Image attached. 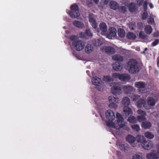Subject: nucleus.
<instances>
[{
    "label": "nucleus",
    "instance_id": "nucleus-56",
    "mask_svg": "<svg viewBox=\"0 0 159 159\" xmlns=\"http://www.w3.org/2000/svg\"><path fill=\"white\" fill-rule=\"evenodd\" d=\"M153 36L154 37H157L159 36V33L158 32H156L153 34Z\"/></svg>",
    "mask_w": 159,
    "mask_h": 159
},
{
    "label": "nucleus",
    "instance_id": "nucleus-51",
    "mask_svg": "<svg viewBox=\"0 0 159 159\" xmlns=\"http://www.w3.org/2000/svg\"><path fill=\"white\" fill-rule=\"evenodd\" d=\"M109 0H102L103 1V4L102 5V8L104 7L105 5H107L108 4Z\"/></svg>",
    "mask_w": 159,
    "mask_h": 159
},
{
    "label": "nucleus",
    "instance_id": "nucleus-32",
    "mask_svg": "<svg viewBox=\"0 0 159 159\" xmlns=\"http://www.w3.org/2000/svg\"><path fill=\"white\" fill-rule=\"evenodd\" d=\"M121 65L119 62H116L113 65V70H120L121 66Z\"/></svg>",
    "mask_w": 159,
    "mask_h": 159
},
{
    "label": "nucleus",
    "instance_id": "nucleus-4",
    "mask_svg": "<svg viewBox=\"0 0 159 159\" xmlns=\"http://www.w3.org/2000/svg\"><path fill=\"white\" fill-rule=\"evenodd\" d=\"M86 72L89 76H93L92 79V82L93 84L97 86H100L101 85L102 81L101 79L97 76H93L95 75L93 71L91 70V74L90 73L89 70H87Z\"/></svg>",
    "mask_w": 159,
    "mask_h": 159
},
{
    "label": "nucleus",
    "instance_id": "nucleus-58",
    "mask_svg": "<svg viewBox=\"0 0 159 159\" xmlns=\"http://www.w3.org/2000/svg\"><path fill=\"white\" fill-rule=\"evenodd\" d=\"M157 153L159 154V144H158L157 147Z\"/></svg>",
    "mask_w": 159,
    "mask_h": 159
},
{
    "label": "nucleus",
    "instance_id": "nucleus-47",
    "mask_svg": "<svg viewBox=\"0 0 159 159\" xmlns=\"http://www.w3.org/2000/svg\"><path fill=\"white\" fill-rule=\"evenodd\" d=\"M80 38H84L86 39L87 38V36L85 32H81L80 33Z\"/></svg>",
    "mask_w": 159,
    "mask_h": 159
},
{
    "label": "nucleus",
    "instance_id": "nucleus-24",
    "mask_svg": "<svg viewBox=\"0 0 159 159\" xmlns=\"http://www.w3.org/2000/svg\"><path fill=\"white\" fill-rule=\"evenodd\" d=\"M135 86L138 88L143 89L146 86L145 83L142 81L137 82L135 83Z\"/></svg>",
    "mask_w": 159,
    "mask_h": 159
},
{
    "label": "nucleus",
    "instance_id": "nucleus-46",
    "mask_svg": "<svg viewBox=\"0 0 159 159\" xmlns=\"http://www.w3.org/2000/svg\"><path fill=\"white\" fill-rule=\"evenodd\" d=\"M148 2L147 1H145L143 4V8L144 11H147L148 8Z\"/></svg>",
    "mask_w": 159,
    "mask_h": 159
},
{
    "label": "nucleus",
    "instance_id": "nucleus-48",
    "mask_svg": "<svg viewBox=\"0 0 159 159\" xmlns=\"http://www.w3.org/2000/svg\"><path fill=\"white\" fill-rule=\"evenodd\" d=\"M159 43V39H156V40L151 44V46L154 47Z\"/></svg>",
    "mask_w": 159,
    "mask_h": 159
},
{
    "label": "nucleus",
    "instance_id": "nucleus-29",
    "mask_svg": "<svg viewBox=\"0 0 159 159\" xmlns=\"http://www.w3.org/2000/svg\"><path fill=\"white\" fill-rule=\"evenodd\" d=\"M126 37L129 39L134 40L136 39V37L134 33L129 32L127 34Z\"/></svg>",
    "mask_w": 159,
    "mask_h": 159
},
{
    "label": "nucleus",
    "instance_id": "nucleus-53",
    "mask_svg": "<svg viewBox=\"0 0 159 159\" xmlns=\"http://www.w3.org/2000/svg\"><path fill=\"white\" fill-rule=\"evenodd\" d=\"M76 37L75 35H72L70 37V39L71 41H75Z\"/></svg>",
    "mask_w": 159,
    "mask_h": 159
},
{
    "label": "nucleus",
    "instance_id": "nucleus-55",
    "mask_svg": "<svg viewBox=\"0 0 159 159\" xmlns=\"http://www.w3.org/2000/svg\"><path fill=\"white\" fill-rule=\"evenodd\" d=\"M144 0H138L137 3L139 6H141Z\"/></svg>",
    "mask_w": 159,
    "mask_h": 159
},
{
    "label": "nucleus",
    "instance_id": "nucleus-45",
    "mask_svg": "<svg viewBox=\"0 0 159 159\" xmlns=\"http://www.w3.org/2000/svg\"><path fill=\"white\" fill-rule=\"evenodd\" d=\"M87 37L92 36L93 35L92 33L91 32L90 29H87L85 31Z\"/></svg>",
    "mask_w": 159,
    "mask_h": 159
},
{
    "label": "nucleus",
    "instance_id": "nucleus-2",
    "mask_svg": "<svg viewBox=\"0 0 159 159\" xmlns=\"http://www.w3.org/2000/svg\"><path fill=\"white\" fill-rule=\"evenodd\" d=\"M147 104L146 103L145 100L143 99H141L139 101L138 106L140 107L141 106L140 103L143 105V107L147 110L150 109L151 107L154 106L156 102L155 99L152 97H148L147 100Z\"/></svg>",
    "mask_w": 159,
    "mask_h": 159
},
{
    "label": "nucleus",
    "instance_id": "nucleus-64",
    "mask_svg": "<svg viewBox=\"0 0 159 159\" xmlns=\"http://www.w3.org/2000/svg\"><path fill=\"white\" fill-rule=\"evenodd\" d=\"M157 125L158 127V128H157V129H159V123L157 124Z\"/></svg>",
    "mask_w": 159,
    "mask_h": 159
},
{
    "label": "nucleus",
    "instance_id": "nucleus-42",
    "mask_svg": "<svg viewBox=\"0 0 159 159\" xmlns=\"http://www.w3.org/2000/svg\"><path fill=\"white\" fill-rule=\"evenodd\" d=\"M140 97L137 94H134L131 96V98L134 101H136L139 99Z\"/></svg>",
    "mask_w": 159,
    "mask_h": 159
},
{
    "label": "nucleus",
    "instance_id": "nucleus-10",
    "mask_svg": "<svg viewBox=\"0 0 159 159\" xmlns=\"http://www.w3.org/2000/svg\"><path fill=\"white\" fill-rule=\"evenodd\" d=\"M142 147L144 149L148 150L151 149L152 147V142L149 140H145L141 144Z\"/></svg>",
    "mask_w": 159,
    "mask_h": 159
},
{
    "label": "nucleus",
    "instance_id": "nucleus-19",
    "mask_svg": "<svg viewBox=\"0 0 159 159\" xmlns=\"http://www.w3.org/2000/svg\"><path fill=\"white\" fill-rule=\"evenodd\" d=\"M129 10L131 12H136L137 9V7L134 2H131L128 6Z\"/></svg>",
    "mask_w": 159,
    "mask_h": 159
},
{
    "label": "nucleus",
    "instance_id": "nucleus-62",
    "mask_svg": "<svg viewBox=\"0 0 159 159\" xmlns=\"http://www.w3.org/2000/svg\"><path fill=\"white\" fill-rule=\"evenodd\" d=\"M157 66L159 67V60L157 61Z\"/></svg>",
    "mask_w": 159,
    "mask_h": 159
},
{
    "label": "nucleus",
    "instance_id": "nucleus-54",
    "mask_svg": "<svg viewBox=\"0 0 159 159\" xmlns=\"http://www.w3.org/2000/svg\"><path fill=\"white\" fill-rule=\"evenodd\" d=\"M125 144H122L120 146V149L121 150L124 151L125 149Z\"/></svg>",
    "mask_w": 159,
    "mask_h": 159
},
{
    "label": "nucleus",
    "instance_id": "nucleus-22",
    "mask_svg": "<svg viewBox=\"0 0 159 159\" xmlns=\"http://www.w3.org/2000/svg\"><path fill=\"white\" fill-rule=\"evenodd\" d=\"M121 102L124 106V107L125 106L128 107L130 103L129 98L127 97H124L122 100Z\"/></svg>",
    "mask_w": 159,
    "mask_h": 159
},
{
    "label": "nucleus",
    "instance_id": "nucleus-31",
    "mask_svg": "<svg viewBox=\"0 0 159 159\" xmlns=\"http://www.w3.org/2000/svg\"><path fill=\"white\" fill-rule=\"evenodd\" d=\"M118 34L119 37L123 38L125 36V32L124 30L122 29H120L118 30Z\"/></svg>",
    "mask_w": 159,
    "mask_h": 159
},
{
    "label": "nucleus",
    "instance_id": "nucleus-12",
    "mask_svg": "<svg viewBox=\"0 0 159 159\" xmlns=\"http://www.w3.org/2000/svg\"><path fill=\"white\" fill-rule=\"evenodd\" d=\"M105 114L107 119L111 121L115 119V116L114 112L110 110H107Z\"/></svg>",
    "mask_w": 159,
    "mask_h": 159
},
{
    "label": "nucleus",
    "instance_id": "nucleus-41",
    "mask_svg": "<svg viewBox=\"0 0 159 159\" xmlns=\"http://www.w3.org/2000/svg\"><path fill=\"white\" fill-rule=\"evenodd\" d=\"M148 16L147 11H144L142 14V19L143 20H146Z\"/></svg>",
    "mask_w": 159,
    "mask_h": 159
},
{
    "label": "nucleus",
    "instance_id": "nucleus-8",
    "mask_svg": "<svg viewBox=\"0 0 159 159\" xmlns=\"http://www.w3.org/2000/svg\"><path fill=\"white\" fill-rule=\"evenodd\" d=\"M72 45L74 47L75 50L77 51L82 50L84 47V43L81 40H77L73 41Z\"/></svg>",
    "mask_w": 159,
    "mask_h": 159
},
{
    "label": "nucleus",
    "instance_id": "nucleus-21",
    "mask_svg": "<svg viewBox=\"0 0 159 159\" xmlns=\"http://www.w3.org/2000/svg\"><path fill=\"white\" fill-rule=\"evenodd\" d=\"M73 24L74 26L79 28L83 29L84 27V24L78 20L74 21L73 22Z\"/></svg>",
    "mask_w": 159,
    "mask_h": 159
},
{
    "label": "nucleus",
    "instance_id": "nucleus-5",
    "mask_svg": "<svg viewBox=\"0 0 159 159\" xmlns=\"http://www.w3.org/2000/svg\"><path fill=\"white\" fill-rule=\"evenodd\" d=\"M110 86H112L111 88V92L112 94L115 95H119L122 93L121 88L119 86L118 83H112L110 84Z\"/></svg>",
    "mask_w": 159,
    "mask_h": 159
},
{
    "label": "nucleus",
    "instance_id": "nucleus-20",
    "mask_svg": "<svg viewBox=\"0 0 159 159\" xmlns=\"http://www.w3.org/2000/svg\"><path fill=\"white\" fill-rule=\"evenodd\" d=\"M94 50V48L93 45L90 44H88L85 48V52L88 54L92 52Z\"/></svg>",
    "mask_w": 159,
    "mask_h": 159
},
{
    "label": "nucleus",
    "instance_id": "nucleus-18",
    "mask_svg": "<svg viewBox=\"0 0 159 159\" xmlns=\"http://www.w3.org/2000/svg\"><path fill=\"white\" fill-rule=\"evenodd\" d=\"M123 89L125 93L126 94H128L130 93L133 92L134 89L132 86L127 85L123 86Z\"/></svg>",
    "mask_w": 159,
    "mask_h": 159
},
{
    "label": "nucleus",
    "instance_id": "nucleus-1",
    "mask_svg": "<svg viewBox=\"0 0 159 159\" xmlns=\"http://www.w3.org/2000/svg\"><path fill=\"white\" fill-rule=\"evenodd\" d=\"M116 119L117 120L115 124L111 122H108L107 123V125L110 127H112L117 129L123 128L126 130H129V128L126 125L124 121V119L122 116L119 113H116Z\"/></svg>",
    "mask_w": 159,
    "mask_h": 159
},
{
    "label": "nucleus",
    "instance_id": "nucleus-61",
    "mask_svg": "<svg viewBox=\"0 0 159 159\" xmlns=\"http://www.w3.org/2000/svg\"><path fill=\"white\" fill-rule=\"evenodd\" d=\"M99 0H93V1L96 3H98L99 2Z\"/></svg>",
    "mask_w": 159,
    "mask_h": 159
},
{
    "label": "nucleus",
    "instance_id": "nucleus-7",
    "mask_svg": "<svg viewBox=\"0 0 159 159\" xmlns=\"http://www.w3.org/2000/svg\"><path fill=\"white\" fill-rule=\"evenodd\" d=\"M127 67L129 70H137L138 69V62L135 59H131L127 63Z\"/></svg>",
    "mask_w": 159,
    "mask_h": 159
},
{
    "label": "nucleus",
    "instance_id": "nucleus-11",
    "mask_svg": "<svg viewBox=\"0 0 159 159\" xmlns=\"http://www.w3.org/2000/svg\"><path fill=\"white\" fill-rule=\"evenodd\" d=\"M146 157L147 159H158L159 158V154L157 153L156 151L154 150L147 154Z\"/></svg>",
    "mask_w": 159,
    "mask_h": 159
},
{
    "label": "nucleus",
    "instance_id": "nucleus-33",
    "mask_svg": "<svg viewBox=\"0 0 159 159\" xmlns=\"http://www.w3.org/2000/svg\"><path fill=\"white\" fill-rule=\"evenodd\" d=\"M145 136L148 139H151L154 137V135L149 132H146L144 134Z\"/></svg>",
    "mask_w": 159,
    "mask_h": 159
},
{
    "label": "nucleus",
    "instance_id": "nucleus-3",
    "mask_svg": "<svg viewBox=\"0 0 159 159\" xmlns=\"http://www.w3.org/2000/svg\"><path fill=\"white\" fill-rule=\"evenodd\" d=\"M68 13L70 16L73 18H76L80 15L79 7L76 4L74 3L70 6V10L68 11Z\"/></svg>",
    "mask_w": 159,
    "mask_h": 159
},
{
    "label": "nucleus",
    "instance_id": "nucleus-6",
    "mask_svg": "<svg viewBox=\"0 0 159 159\" xmlns=\"http://www.w3.org/2000/svg\"><path fill=\"white\" fill-rule=\"evenodd\" d=\"M108 101L110 103L108 105L110 108L116 109L117 107L118 106L116 104L118 103L119 101L118 98L111 96L108 98Z\"/></svg>",
    "mask_w": 159,
    "mask_h": 159
},
{
    "label": "nucleus",
    "instance_id": "nucleus-59",
    "mask_svg": "<svg viewBox=\"0 0 159 159\" xmlns=\"http://www.w3.org/2000/svg\"><path fill=\"white\" fill-rule=\"evenodd\" d=\"M92 2H87V4L89 7H90L92 5Z\"/></svg>",
    "mask_w": 159,
    "mask_h": 159
},
{
    "label": "nucleus",
    "instance_id": "nucleus-40",
    "mask_svg": "<svg viewBox=\"0 0 159 159\" xmlns=\"http://www.w3.org/2000/svg\"><path fill=\"white\" fill-rule=\"evenodd\" d=\"M137 112L138 114L139 115L141 116H146V113L144 111L142 110L141 109L138 110Z\"/></svg>",
    "mask_w": 159,
    "mask_h": 159
},
{
    "label": "nucleus",
    "instance_id": "nucleus-30",
    "mask_svg": "<svg viewBox=\"0 0 159 159\" xmlns=\"http://www.w3.org/2000/svg\"><path fill=\"white\" fill-rule=\"evenodd\" d=\"M136 140L137 142L140 143L141 144L142 142L145 140V139L143 136L138 135L135 138V140Z\"/></svg>",
    "mask_w": 159,
    "mask_h": 159
},
{
    "label": "nucleus",
    "instance_id": "nucleus-37",
    "mask_svg": "<svg viewBox=\"0 0 159 159\" xmlns=\"http://www.w3.org/2000/svg\"><path fill=\"white\" fill-rule=\"evenodd\" d=\"M131 127L132 129L134 131L139 132L140 130V129L139 125L138 124H134L132 125Z\"/></svg>",
    "mask_w": 159,
    "mask_h": 159
},
{
    "label": "nucleus",
    "instance_id": "nucleus-34",
    "mask_svg": "<svg viewBox=\"0 0 159 159\" xmlns=\"http://www.w3.org/2000/svg\"><path fill=\"white\" fill-rule=\"evenodd\" d=\"M142 127L144 129H149L151 126V124L149 122H143L142 124Z\"/></svg>",
    "mask_w": 159,
    "mask_h": 159
},
{
    "label": "nucleus",
    "instance_id": "nucleus-57",
    "mask_svg": "<svg viewBox=\"0 0 159 159\" xmlns=\"http://www.w3.org/2000/svg\"><path fill=\"white\" fill-rule=\"evenodd\" d=\"M143 26L142 24L141 23H138L137 24V26L139 27V29H140L141 27Z\"/></svg>",
    "mask_w": 159,
    "mask_h": 159
},
{
    "label": "nucleus",
    "instance_id": "nucleus-15",
    "mask_svg": "<svg viewBox=\"0 0 159 159\" xmlns=\"http://www.w3.org/2000/svg\"><path fill=\"white\" fill-rule=\"evenodd\" d=\"M126 140L131 145L134 147L135 146L136 141L135 138L131 135H129L126 137Z\"/></svg>",
    "mask_w": 159,
    "mask_h": 159
},
{
    "label": "nucleus",
    "instance_id": "nucleus-36",
    "mask_svg": "<svg viewBox=\"0 0 159 159\" xmlns=\"http://www.w3.org/2000/svg\"><path fill=\"white\" fill-rule=\"evenodd\" d=\"M103 79L104 81L107 82H110L113 81V79L109 76H104Z\"/></svg>",
    "mask_w": 159,
    "mask_h": 159
},
{
    "label": "nucleus",
    "instance_id": "nucleus-26",
    "mask_svg": "<svg viewBox=\"0 0 159 159\" xmlns=\"http://www.w3.org/2000/svg\"><path fill=\"white\" fill-rule=\"evenodd\" d=\"M152 28L151 26L147 25L145 26L144 30L145 33L148 34H150L152 31Z\"/></svg>",
    "mask_w": 159,
    "mask_h": 159
},
{
    "label": "nucleus",
    "instance_id": "nucleus-14",
    "mask_svg": "<svg viewBox=\"0 0 159 159\" xmlns=\"http://www.w3.org/2000/svg\"><path fill=\"white\" fill-rule=\"evenodd\" d=\"M103 49L105 51V52L109 55L113 54L115 52V50L114 48L111 46L105 47L103 48H102V50Z\"/></svg>",
    "mask_w": 159,
    "mask_h": 159
},
{
    "label": "nucleus",
    "instance_id": "nucleus-17",
    "mask_svg": "<svg viewBox=\"0 0 159 159\" xmlns=\"http://www.w3.org/2000/svg\"><path fill=\"white\" fill-rule=\"evenodd\" d=\"M99 27L100 30L101 31V34L102 35H105L107 30V26L106 23L104 22L101 23Z\"/></svg>",
    "mask_w": 159,
    "mask_h": 159
},
{
    "label": "nucleus",
    "instance_id": "nucleus-25",
    "mask_svg": "<svg viewBox=\"0 0 159 159\" xmlns=\"http://www.w3.org/2000/svg\"><path fill=\"white\" fill-rule=\"evenodd\" d=\"M130 76L127 74H121L120 80L124 81H128L130 79Z\"/></svg>",
    "mask_w": 159,
    "mask_h": 159
},
{
    "label": "nucleus",
    "instance_id": "nucleus-16",
    "mask_svg": "<svg viewBox=\"0 0 159 159\" xmlns=\"http://www.w3.org/2000/svg\"><path fill=\"white\" fill-rule=\"evenodd\" d=\"M132 113V111L130 108L128 107H124L123 115L124 116L126 117Z\"/></svg>",
    "mask_w": 159,
    "mask_h": 159
},
{
    "label": "nucleus",
    "instance_id": "nucleus-39",
    "mask_svg": "<svg viewBox=\"0 0 159 159\" xmlns=\"http://www.w3.org/2000/svg\"><path fill=\"white\" fill-rule=\"evenodd\" d=\"M119 11L122 13H125L126 11V8L124 6H122L120 7H118Z\"/></svg>",
    "mask_w": 159,
    "mask_h": 159
},
{
    "label": "nucleus",
    "instance_id": "nucleus-63",
    "mask_svg": "<svg viewBox=\"0 0 159 159\" xmlns=\"http://www.w3.org/2000/svg\"><path fill=\"white\" fill-rule=\"evenodd\" d=\"M147 50H148L147 48H145L144 50V51H145L146 52V51Z\"/></svg>",
    "mask_w": 159,
    "mask_h": 159
},
{
    "label": "nucleus",
    "instance_id": "nucleus-13",
    "mask_svg": "<svg viewBox=\"0 0 159 159\" xmlns=\"http://www.w3.org/2000/svg\"><path fill=\"white\" fill-rule=\"evenodd\" d=\"M93 14L89 15V20L92 27L95 29H96L98 27V24L95 19L93 17Z\"/></svg>",
    "mask_w": 159,
    "mask_h": 159
},
{
    "label": "nucleus",
    "instance_id": "nucleus-35",
    "mask_svg": "<svg viewBox=\"0 0 159 159\" xmlns=\"http://www.w3.org/2000/svg\"><path fill=\"white\" fill-rule=\"evenodd\" d=\"M128 120L129 122L132 123H134L137 122L136 118L132 116H129Z\"/></svg>",
    "mask_w": 159,
    "mask_h": 159
},
{
    "label": "nucleus",
    "instance_id": "nucleus-50",
    "mask_svg": "<svg viewBox=\"0 0 159 159\" xmlns=\"http://www.w3.org/2000/svg\"><path fill=\"white\" fill-rule=\"evenodd\" d=\"M139 37L142 39H144L145 38V36L144 33L143 31H141L139 33Z\"/></svg>",
    "mask_w": 159,
    "mask_h": 159
},
{
    "label": "nucleus",
    "instance_id": "nucleus-60",
    "mask_svg": "<svg viewBox=\"0 0 159 159\" xmlns=\"http://www.w3.org/2000/svg\"><path fill=\"white\" fill-rule=\"evenodd\" d=\"M149 6L151 8H152L153 7V6L152 3H149Z\"/></svg>",
    "mask_w": 159,
    "mask_h": 159
},
{
    "label": "nucleus",
    "instance_id": "nucleus-43",
    "mask_svg": "<svg viewBox=\"0 0 159 159\" xmlns=\"http://www.w3.org/2000/svg\"><path fill=\"white\" fill-rule=\"evenodd\" d=\"M148 24L151 25L155 23L153 17H150L148 20Z\"/></svg>",
    "mask_w": 159,
    "mask_h": 159
},
{
    "label": "nucleus",
    "instance_id": "nucleus-28",
    "mask_svg": "<svg viewBox=\"0 0 159 159\" xmlns=\"http://www.w3.org/2000/svg\"><path fill=\"white\" fill-rule=\"evenodd\" d=\"M92 43L94 46L97 47L101 45L102 44V42L99 39H95L92 41Z\"/></svg>",
    "mask_w": 159,
    "mask_h": 159
},
{
    "label": "nucleus",
    "instance_id": "nucleus-23",
    "mask_svg": "<svg viewBox=\"0 0 159 159\" xmlns=\"http://www.w3.org/2000/svg\"><path fill=\"white\" fill-rule=\"evenodd\" d=\"M110 7L111 9L116 10L118 8L119 4L116 2L112 1L110 3Z\"/></svg>",
    "mask_w": 159,
    "mask_h": 159
},
{
    "label": "nucleus",
    "instance_id": "nucleus-38",
    "mask_svg": "<svg viewBox=\"0 0 159 159\" xmlns=\"http://www.w3.org/2000/svg\"><path fill=\"white\" fill-rule=\"evenodd\" d=\"M141 116L140 115L138 116H137V118L139 122H142L143 123L146 120V118L145 116Z\"/></svg>",
    "mask_w": 159,
    "mask_h": 159
},
{
    "label": "nucleus",
    "instance_id": "nucleus-52",
    "mask_svg": "<svg viewBox=\"0 0 159 159\" xmlns=\"http://www.w3.org/2000/svg\"><path fill=\"white\" fill-rule=\"evenodd\" d=\"M130 73L133 74H136L139 72V70H129Z\"/></svg>",
    "mask_w": 159,
    "mask_h": 159
},
{
    "label": "nucleus",
    "instance_id": "nucleus-44",
    "mask_svg": "<svg viewBox=\"0 0 159 159\" xmlns=\"http://www.w3.org/2000/svg\"><path fill=\"white\" fill-rule=\"evenodd\" d=\"M121 75V74H120L118 73H115L113 74L112 76L114 78H118L120 80Z\"/></svg>",
    "mask_w": 159,
    "mask_h": 159
},
{
    "label": "nucleus",
    "instance_id": "nucleus-9",
    "mask_svg": "<svg viewBox=\"0 0 159 159\" xmlns=\"http://www.w3.org/2000/svg\"><path fill=\"white\" fill-rule=\"evenodd\" d=\"M107 37L111 39H112L113 37H115L116 35V30L113 27H110L108 30V31L106 33Z\"/></svg>",
    "mask_w": 159,
    "mask_h": 159
},
{
    "label": "nucleus",
    "instance_id": "nucleus-27",
    "mask_svg": "<svg viewBox=\"0 0 159 159\" xmlns=\"http://www.w3.org/2000/svg\"><path fill=\"white\" fill-rule=\"evenodd\" d=\"M112 59L114 61H122L124 60L123 57L119 55L116 54L112 57Z\"/></svg>",
    "mask_w": 159,
    "mask_h": 159
},
{
    "label": "nucleus",
    "instance_id": "nucleus-49",
    "mask_svg": "<svg viewBox=\"0 0 159 159\" xmlns=\"http://www.w3.org/2000/svg\"><path fill=\"white\" fill-rule=\"evenodd\" d=\"M132 159H143L142 157L136 154L134 155L132 157Z\"/></svg>",
    "mask_w": 159,
    "mask_h": 159
}]
</instances>
